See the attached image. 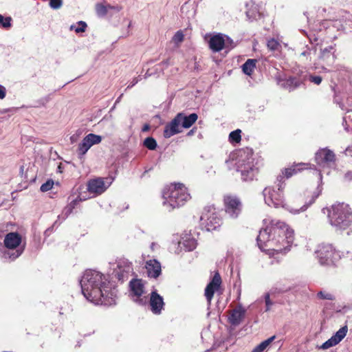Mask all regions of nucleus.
I'll use <instances>...</instances> for the list:
<instances>
[{"instance_id":"1","label":"nucleus","mask_w":352,"mask_h":352,"mask_svg":"<svg viewBox=\"0 0 352 352\" xmlns=\"http://www.w3.org/2000/svg\"><path fill=\"white\" fill-rule=\"evenodd\" d=\"M266 224L257 236L259 248L267 254L274 256L277 254H285L290 251L294 240V232L287 224L279 220L265 219Z\"/></svg>"},{"instance_id":"2","label":"nucleus","mask_w":352,"mask_h":352,"mask_svg":"<svg viewBox=\"0 0 352 352\" xmlns=\"http://www.w3.org/2000/svg\"><path fill=\"white\" fill-rule=\"evenodd\" d=\"M307 166L308 164H298L281 170L280 173L276 177V183L278 186V189L276 190L273 186H268L265 188L263 191L265 204L269 206H273L275 208H285L287 211L293 214H298L300 212L306 211L321 194L322 190V186L319 185L313 192L311 199L306 201L305 204L300 208H294L292 206L285 204L283 190L285 188V182L286 179H289L300 170L307 168Z\"/></svg>"},{"instance_id":"3","label":"nucleus","mask_w":352,"mask_h":352,"mask_svg":"<svg viewBox=\"0 0 352 352\" xmlns=\"http://www.w3.org/2000/svg\"><path fill=\"white\" fill-rule=\"evenodd\" d=\"M80 284L84 296L94 304L107 306L116 304L118 290L103 274L96 270H86Z\"/></svg>"},{"instance_id":"4","label":"nucleus","mask_w":352,"mask_h":352,"mask_svg":"<svg viewBox=\"0 0 352 352\" xmlns=\"http://www.w3.org/2000/svg\"><path fill=\"white\" fill-rule=\"evenodd\" d=\"M330 225L337 232H352V208L346 203H336L327 208Z\"/></svg>"},{"instance_id":"5","label":"nucleus","mask_w":352,"mask_h":352,"mask_svg":"<svg viewBox=\"0 0 352 352\" xmlns=\"http://www.w3.org/2000/svg\"><path fill=\"white\" fill-rule=\"evenodd\" d=\"M190 198L187 188L181 183L171 184L162 190V206L168 212L183 206Z\"/></svg>"},{"instance_id":"6","label":"nucleus","mask_w":352,"mask_h":352,"mask_svg":"<svg viewBox=\"0 0 352 352\" xmlns=\"http://www.w3.org/2000/svg\"><path fill=\"white\" fill-rule=\"evenodd\" d=\"M236 170L244 182L252 181L258 173L259 161L251 149L239 151L236 154Z\"/></svg>"},{"instance_id":"7","label":"nucleus","mask_w":352,"mask_h":352,"mask_svg":"<svg viewBox=\"0 0 352 352\" xmlns=\"http://www.w3.org/2000/svg\"><path fill=\"white\" fill-rule=\"evenodd\" d=\"M21 236L14 232L8 233L4 238L3 243L8 250L3 252V257L14 261L19 258L24 251V246L21 245Z\"/></svg>"},{"instance_id":"8","label":"nucleus","mask_w":352,"mask_h":352,"mask_svg":"<svg viewBox=\"0 0 352 352\" xmlns=\"http://www.w3.org/2000/svg\"><path fill=\"white\" fill-rule=\"evenodd\" d=\"M316 257L322 265H334L343 256V252L337 251L330 244H320L315 250Z\"/></svg>"},{"instance_id":"9","label":"nucleus","mask_w":352,"mask_h":352,"mask_svg":"<svg viewBox=\"0 0 352 352\" xmlns=\"http://www.w3.org/2000/svg\"><path fill=\"white\" fill-rule=\"evenodd\" d=\"M200 221L201 226L207 231L214 230L221 224V219L213 206L204 208L200 217Z\"/></svg>"},{"instance_id":"10","label":"nucleus","mask_w":352,"mask_h":352,"mask_svg":"<svg viewBox=\"0 0 352 352\" xmlns=\"http://www.w3.org/2000/svg\"><path fill=\"white\" fill-rule=\"evenodd\" d=\"M225 212L231 219L239 217L242 211V203L236 195H226L223 198Z\"/></svg>"},{"instance_id":"11","label":"nucleus","mask_w":352,"mask_h":352,"mask_svg":"<svg viewBox=\"0 0 352 352\" xmlns=\"http://www.w3.org/2000/svg\"><path fill=\"white\" fill-rule=\"evenodd\" d=\"M131 295L133 300L140 305H145L147 302V298L144 294V283L141 279H133L130 281Z\"/></svg>"},{"instance_id":"12","label":"nucleus","mask_w":352,"mask_h":352,"mask_svg":"<svg viewBox=\"0 0 352 352\" xmlns=\"http://www.w3.org/2000/svg\"><path fill=\"white\" fill-rule=\"evenodd\" d=\"M315 161L322 168H334L336 167V155L328 148H320L315 155Z\"/></svg>"},{"instance_id":"13","label":"nucleus","mask_w":352,"mask_h":352,"mask_svg":"<svg viewBox=\"0 0 352 352\" xmlns=\"http://www.w3.org/2000/svg\"><path fill=\"white\" fill-rule=\"evenodd\" d=\"M112 179L110 178L98 177L90 179L87 184V190L95 195L103 193L111 185Z\"/></svg>"},{"instance_id":"14","label":"nucleus","mask_w":352,"mask_h":352,"mask_svg":"<svg viewBox=\"0 0 352 352\" xmlns=\"http://www.w3.org/2000/svg\"><path fill=\"white\" fill-rule=\"evenodd\" d=\"M117 268L115 276L122 282L126 280L129 275L133 272L132 263L126 258H122L118 261Z\"/></svg>"},{"instance_id":"15","label":"nucleus","mask_w":352,"mask_h":352,"mask_svg":"<svg viewBox=\"0 0 352 352\" xmlns=\"http://www.w3.org/2000/svg\"><path fill=\"white\" fill-rule=\"evenodd\" d=\"M101 141L102 137L100 135L94 133L88 134L78 145L79 154L84 155L93 145L98 144Z\"/></svg>"},{"instance_id":"16","label":"nucleus","mask_w":352,"mask_h":352,"mask_svg":"<svg viewBox=\"0 0 352 352\" xmlns=\"http://www.w3.org/2000/svg\"><path fill=\"white\" fill-rule=\"evenodd\" d=\"M148 305L153 314L160 315L164 309V298L157 291H153L150 294Z\"/></svg>"},{"instance_id":"17","label":"nucleus","mask_w":352,"mask_h":352,"mask_svg":"<svg viewBox=\"0 0 352 352\" xmlns=\"http://www.w3.org/2000/svg\"><path fill=\"white\" fill-rule=\"evenodd\" d=\"M221 283V278L219 273H216L212 280L208 284L205 289V296L208 302L210 304L215 291H217Z\"/></svg>"},{"instance_id":"18","label":"nucleus","mask_w":352,"mask_h":352,"mask_svg":"<svg viewBox=\"0 0 352 352\" xmlns=\"http://www.w3.org/2000/svg\"><path fill=\"white\" fill-rule=\"evenodd\" d=\"M182 124L177 114L176 116L166 125L164 130V136L166 138H169L174 135L182 132Z\"/></svg>"},{"instance_id":"19","label":"nucleus","mask_w":352,"mask_h":352,"mask_svg":"<svg viewBox=\"0 0 352 352\" xmlns=\"http://www.w3.org/2000/svg\"><path fill=\"white\" fill-rule=\"evenodd\" d=\"M245 312L246 310L242 305L237 306L230 311L228 317L229 322L233 326L239 325L244 318Z\"/></svg>"},{"instance_id":"20","label":"nucleus","mask_w":352,"mask_h":352,"mask_svg":"<svg viewBox=\"0 0 352 352\" xmlns=\"http://www.w3.org/2000/svg\"><path fill=\"white\" fill-rule=\"evenodd\" d=\"M145 268L148 277L156 278L161 274V264L156 259L147 261Z\"/></svg>"},{"instance_id":"21","label":"nucleus","mask_w":352,"mask_h":352,"mask_svg":"<svg viewBox=\"0 0 352 352\" xmlns=\"http://www.w3.org/2000/svg\"><path fill=\"white\" fill-rule=\"evenodd\" d=\"M210 49L214 52L221 51L225 45V40L223 36L220 34H216L211 36L208 41Z\"/></svg>"},{"instance_id":"22","label":"nucleus","mask_w":352,"mask_h":352,"mask_svg":"<svg viewBox=\"0 0 352 352\" xmlns=\"http://www.w3.org/2000/svg\"><path fill=\"white\" fill-rule=\"evenodd\" d=\"M177 116L181 122L182 127L184 129L191 127L198 119V116L195 113H192L187 116L184 113L181 112L177 113Z\"/></svg>"},{"instance_id":"23","label":"nucleus","mask_w":352,"mask_h":352,"mask_svg":"<svg viewBox=\"0 0 352 352\" xmlns=\"http://www.w3.org/2000/svg\"><path fill=\"white\" fill-rule=\"evenodd\" d=\"M85 198H81L80 195H78L76 198L72 199L71 196L69 197L68 204L64 208L62 215L63 220L65 219L73 211V210L77 206V205L82 201L85 200Z\"/></svg>"},{"instance_id":"24","label":"nucleus","mask_w":352,"mask_h":352,"mask_svg":"<svg viewBox=\"0 0 352 352\" xmlns=\"http://www.w3.org/2000/svg\"><path fill=\"white\" fill-rule=\"evenodd\" d=\"M278 85L281 87L291 91L300 85V82L295 77H289L287 79L279 80Z\"/></svg>"},{"instance_id":"25","label":"nucleus","mask_w":352,"mask_h":352,"mask_svg":"<svg viewBox=\"0 0 352 352\" xmlns=\"http://www.w3.org/2000/svg\"><path fill=\"white\" fill-rule=\"evenodd\" d=\"M197 241L190 236L182 238V241L179 242V245L184 248L186 251H192L197 247Z\"/></svg>"},{"instance_id":"26","label":"nucleus","mask_w":352,"mask_h":352,"mask_svg":"<svg viewBox=\"0 0 352 352\" xmlns=\"http://www.w3.org/2000/svg\"><path fill=\"white\" fill-rule=\"evenodd\" d=\"M256 59H248L242 65V70L246 75L250 76L256 67Z\"/></svg>"},{"instance_id":"27","label":"nucleus","mask_w":352,"mask_h":352,"mask_svg":"<svg viewBox=\"0 0 352 352\" xmlns=\"http://www.w3.org/2000/svg\"><path fill=\"white\" fill-rule=\"evenodd\" d=\"M275 336H273L268 339L264 340L258 345H257L252 352H264V351L269 346V345L274 340Z\"/></svg>"},{"instance_id":"28","label":"nucleus","mask_w":352,"mask_h":352,"mask_svg":"<svg viewBox=\"0 0 352 352\" xmlns=\"http://www.w3.org/2000/svg\"><path fill=\"white\" fill-rule=\"evenodd\" d=\"M347 330L346 326L342 327L331 337L337 344L346 336Z\"/></svg>"},{"instance_id":"29","label":"nucleus","mask_w":352,"mask_h":352,"mask_svg":"<svg viewBox=\"0 0 352 352\" xmlns=\"http://www.w3.org/2000/svg\"><path fill=\"white\" fill-rule=\"evenodd\" d=\"M318 299L321 300H334L335 296L330 292L327 290H321L317 293L316 295Z\"/></svg>"},{"instance_id":"30","label":"nucleus","mask_w":352,"mask_h":352,"mask_svg":"<svg viewBox=\"0 0 352 352\" xmlns=\"http://www.w3.org/2000/svg\"><path fill=\"white\" fill-rule=\"evenodd\" d=\"M87 24L84 21H78L76 24L72 25L69 27L70 30H74L76 33H82L86 30Z\"/></svg>"},{"instance_id":"31","label":"nucleus","mask_w":352,"mask_h":352,"mask_svg":"<svg viewBox=\"0 0 352 352\" xmlns=\"http://www.w3.org/2000/svg\"><path fill=\"white\" fill-rule=\"evenodd\" d=\"M267 48L271 51H278L281 47L279 42L274 38L269 39L267 42Z\"/></svg>"},{"instance_id":"32","label":"nucleus","mask_w":352,"mask_h":352,"mask_svg":"<svg viewBox=\"0 0 352 352\" xmlns=\"http://www.w3.org/2000/svg\"><path fill=\"white\" fill-rule=\"evenodd\" d=\"M111 8H113V7L109 5L104 6L103 4L98 3L96 5V10L98 16H102L107 13L109 9Z\"/></svg>"},{"instance_id":"33","label":"nucleus","mask_w":352,"mask_h":352,"mask_svg":"<svg viewBox=\"0 0 352 352\" xmlns=\"http://www.w3.org/2000/svg\"><path fill=\"white\" fill-rule=\"evenodd\" d=\"M241 131L240 129H236L235 131H232L229 135V140L230 142L238 143L241 140Z\"/></svg>"},{"instance_id":"34","label":"nucleus","mask_w":352,"mask_h":352,"mask_svg":"<svg viewBox=\"0 0 352 352\" xmlns=\"http://www.w3.org/2000/svg\"><path fill=\"white\" fill-rule=\"evenodd\" d=\"M12 18L10 16L5 17L0 14V27L8 29L12 26Z\"/></svg>"},{"instance_id":"35","label":"nucleus","mask_w":352,"mask_h":352,"mask_svg":"<svg viewBox=\"0 0 352 352\" xmlns=\"http://www.w3.org/2000/svg\"><path fill=\"white\" fill-rule=\"evenodd\" d=\"M144 145L149 150H155L157 147V142L154 138L148 137L144 140Z\"/></svg>"},{"instance_id":"36","label":"nucleus","mask_w":352,"mask_h":352,"mask_svg":"<svg viewBox=\"0 0 352 352\" xmlns=\"http://www.w3.org/2000/svg\"><path fill=\"white\" fill-rule=\"evenodd\" d=\"M54 185V182L52 179L47 180L45 183L43 184L40 188L42 192H47L52 189Z\"/></svg>"},{"instance_id":"37","label":"nucleus","mask_w":352,"mask_h":352,"mask_svg":"<svg viewBox=\"0 0 352 352\" xmlns=\"http://www.w3.org/2000/svg\"><path fill=\"white\" fill-rule=\"evenodd\" d=\"M265 302V311H269L271 309V307L273 305V302L270 300V294L266 293L264 296Z\"/></svg>"},{"instance_id":"38","label":"nucleus","mask_w":352,"mask_h":352,"mask_svg":"<svg viewBox=\"0 0 352 352\" xmlns=\"http://www.w3.org/2000/svg\"><path fill=\"white\" fill-rule=\"evenodd\" d=\"M336 344L337 343L334 341V340L332 338H331L322 344L321 349H327L333 346H336Z\"/></svg>"},{"instance_id":"39","label":"nucleus","mask_w":352,"mask_h":352,"mask_svg":"<svg viewBox=\"0 0 352 352\" xmlns=\"http://www.w3.org/2000/svg\"><path fill=\"white\" fill-rule=\"evenodd\" d=\"M183 40L184 34L181 31L177 32L173 37V41L176 44L181 43Z\"/></svg>"},{"instance_id":"40","label":"nucleus","mask_w":352,"mask_h":352,"mask_svg":"<svg viewBox=\"0 0 352 352\" xmlns=\"http://www.w3.org/2000/svg\"><path fill=\"white\" fill-rule=\"evenodd\" d=\"M63 5L62 0H50V6L53 9H58Z\"/></svg>"},{"instance_id":"41","label":"nucleus","mask_w":352,"mask_h":352,"mask_svg":"<svg viewBox=\"0 0 352 352\" xmlns=\"http://www.w3.org/2000/svg\"><path fill=\"white\" fill-rule=\"evenodd\" d=\"M309 80L315 85H319L322 82V78L320 76L310 75L309 76Z\"/></svg>"},{"instance_id":"42","label":"nucleus","mask_w":352,"mask_h":352,"mask_svg":"<svg viewBox=\"0 0 352 352\" xmlns=\"http://www.w3.org/2000/svg\"><path fill=\"white\" fill-rule=\"evenodd\" d=\"M51 100V97L50 95L45 96L44 98H41L38 103V104L36 105L35 107H41V106H45L50 100Z\"/></svg>"},{"instance_id":"43","label":"nucleus","mask_w":352,"mask_h":352,"mask_svg":"<svg viewBox=\"0 0 352 352\" xmlns=\"http://www.w3.org/2000/svg\"><path fill=\"white\" fill-rule=\"evenodd\" d=\"M6 96V89L4 86L0 85V100H3Z\"/></svg>"},{"instance_id":"44","label":"nucleus","mask_w":352,"mask_h":352,"mask_svg":"<svg viewBox=\"0 0 352 352\" xmlns=\"http://www.w3.org/2000/svg\"><path fill=\"white\" fill-rule=\"evenodd\" d=\"M141 80V78L140 76L134 78L132 81L129 83V85L127 86V89H130L133 87L134 85H135L140 80Z\"/></svg>"},{"instance_id":"45","label":"nucleus","mask_w":352,"mask_h":352,"mask_svg":"<svg viewBox=\"0 0 352 352\" xmlns=\"http://www.w3.org/2000/svg\"><path fill=\"white\" fill-rule=\"evenodd\" d=\"M344 179L346 182H351L352 180V171H347L344 174Z\"/></svg>"},{"instance_id":"46","label":"nucleus","mask_w":352,"mask_h":352,"mask_svg":"<svg viewBox=\"0 0 352 352\" xmlns=\"http://www.w3.org/2000/svg\"><path fill=\"white\" fill-rule=\"evenodd\" d=\"M345 154L352 157V144L349 145L345 149Z\"/></svg>"},{"instance_id":"47","label":"nucleus","mask_w":352,"mask_h":352,"mask_svg":"<svg viewBox=\"0 0 352 352\" xmlns=\"http://www.w3.org/2000/svg\"><path fill=\"white\" fill-rule=\"evenodd\" d=\"M78 134H74L70 137V140L72 143H74L78 140Z\"/></svg>"},{"instance_id":"48","label":"nucleus","mask_w":352,"mask_h":352,"mask_svg":"<svg viewBox=\"0 0 352 352\" xmlns=\"http://www.w3.org/2000/svg\"><path fill=\"white\" fill-rule=\"evenodd\" d=\"M195 133V129H192L190 131L188 132L187 135L190 136L192 135Z\"/></svg>"},{"instance_id":"49","label":"nucleus","mask_w":352,"mask_h":352,"mask_svg":"<svg viewBox=\"0 0 352 352\" xmlns=\"http://www.w3.org/2000/svg\"><path fill=\"white\" fill-rule=\"evenodd\" d=\"M157 246V244L155 243H152L151 245V250H154L155 248Z\"/></svg>"},{"instance_id":"50","label":"nucleus","mask_w":352,"mask_h":352,"mask_svg":"<svg viewBox=\"0 0 352 352\" xmlns=\"http://www.w3.org/2000/svg\"><path fill=\"white\" fill-rule=\"evenodd\" d=\"M122 94H121V95L118 98V99H117V100H116V103H117V102H118L120 101V98H121V97H122Z\"/></svg>"},{"instance_id":"51","label":"nucleus","mask_w":352,"mask_h":352,"mask_svg":"<svg viewBox=\"0 0 352 352\" xmlns=\"http://www.w3.org/2000/svg\"><path fill=\"white\" fill-rule=\"evenodd\" d=\"M318 177H319L320 180L322 179V175H321L320 172H318Z\"/></svg>"},{"instance_id":"52","label":"nucleus","mask_w":352,"mask_h":352,"mask_svg":"<svg viewBox=\"0 0 352 352\" xmlns=\"http://www.w3.org/2000/svg\"><path fill=\"white\" fill-rule=\"evenodd\" d=\"M149 76H151V74H149L148 72H147L145 74V78H147Z\"/></svg>"},{"instance_id":"53","label":"nucleus","mask_w":352,"mask_h":352,"mask_svg":"<svg viewBox=\"0 0 352 352\" xmlns=\"http://www.w3.org/2000/svg\"><path fill=\"white\" fill-rule=\"evenodd\" d=\"M58 170H59L60 172H61V171H62V170H61V166H60V164L58 166Z\"/></svg>"},{"instance_id":"54","label":"nucleus","mask_w":352,"mask_h":352,"mask_svg":"<svg viewBox=\"0 0 352 352\" xmlns=\"http://www.w3.org/2000/svg\"><path fill=\"white\" fill-rule=\"evenodd\" d=\"M147 129H148V126H145L143 130L146 131Z\"/></svg>"},{"instance_id":"55","label":"nucleus","mask_w":352,"mask_h":352,"mask_svg":"<svg viewBox=\"0 0 352 352\" xmlns=\"http://www.w3.org/2000/svg\"><path fill=\"white\" fill-rule=\"evenodd\" d=\"M163 63H164V64H165V65H167V64H168V63H167V61H165V62H164Z\"/></svg>"}]
</instances>
